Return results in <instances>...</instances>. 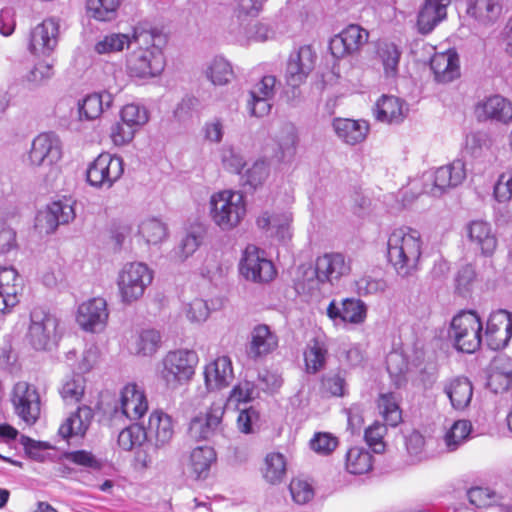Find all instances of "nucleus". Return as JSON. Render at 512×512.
I'll use <instances>...</instances> for the list:
<instances>
[{"label":"nucleus","instance_id":"34","mask_svg":"<svg viewBox=\"0 0 512 512\" xmlns=\"http://www.w3.org/2000/svg\"><path fill=\"white\" fill-rule=\"evenodd\" d=\"M112 102L110 93H93L87 95L81 102H79V116L80 119L94 120L98 118L104 111V106L109 108Z\"/></svg>","mask_w":512,"mask_h":512},{"label":"nucleus","instance_id":"19","mask_svg":"<svg viewBox=\"0 0 512 512\" xmlns=\"http://www.w3.org/2000/svg\"><path fill=\"white\" fill-rule=\"evenodd\" d=\"M152 450L148 442V430L143 423H130V452L133 453L132 466L136 472H143L150 467Z\"/></svg>","mask_w":512,"mask_h":512},{"label":"nucleus","instance_id":"23","mask_svg":"<svg viewBox=\"0 0 512 512\" xmlns=\"http://www.w3.org/2000/svg\"><path fill=\"white\" fill-rule=\"evenodd\" d=\"M107 317L106 301L103 298H93L78 307L76 321L85 331H94Z\"/></svg>","mask_w":512,"mask_h":512},{"label":"nucleus","instance_id":"13","mask_svg":"<svg viewBox=\"0 0 512 512\" xmlns=\"http://www.w3.org/2000/svg\"><path fill=\"white\" fill-rule=\"evenodd\" d=\"M240 272L247 279L254 282H268L276 274L273 263L260 255L255 246H248L240 263Z\"/></svg>","mask_w":512,"mask_h":512},{"label":"nucleus","instance_id":"39","mask_svg":"<svg viewBox=\"0 0 512 512\" xmlns=\"http://www.w3.org/2000/svg\"><path fill=\"white\" fill-rule=\"evenodd\" d=\"M375 114L382 122H398L403 117L402 102L394 96H382L376 103Z\"/></svg>","mask_w":512,"mask_h":512},{"label":"nucleus","instance_id":"32","mask_svg":"<svg viewBox=\"0 0 512 512\" xmlns=\"http://www.w3.org/2000/svg\"><path fill=\"white\" fill-rule=\"evenodd\" d=\"M501 12V0H468V15L481 24L494 23L501 15Z\"/></svg>","mask_w":512,"mask_h":512},{"label":"nucleus","instance_id":"14","mask_svg":"<svg viewBox=\"0 0 512 512\" xmlns=\"http://www.w3.org/2000/svg\"><path fill=\"white\" fill-rule=\"evenodd\" d=\"M369 33L356 24H351L331 38L329 49L334 58L354 54L368 41Z\"/></svg>","mask_w":512,"mask_h":512},{"label":"nucleus","instance_id":"10","mask_svg":"<svg viewBox=\"0 0 512 512\" xmlns=\"http://www.w3.org/2000/svg\"><path fill=\"white\" fill-rule=\"evenodd\" d=\"M11 402L15 414L27 425H34L40 417V395L37 388L25 381L17 382L12 391Z\"/></svg>","mask_w":512,"mask_h":512},{"label":"nucleus","instance_id":"28","mask_svg":"<svg viewBox=\"0 0 512 512\" xmlns=\"http://www.w3.org/2000/svg\"><path fill=\"white\" fill-rule=\"evenodd\" d=\"M205 381L209 389H222L233 380L232 363L228 356H220L205 367Z\"/></svg>","mask_w":512,"mask_h":512},{"label":"nucleus","instance_id":"63","mask_svg":"<svg viewBox=\"0 0 512 512\" xmlns=\"http://www.w3.org/2000/svg\"><path fill=\"white\" fill-rule=\"evenodd\" d=\"M259 396L257 386L250 381L244 380L236 385L231 391V398L238 402H249Z\"/></svg>","mask_w":512,"mask_h":512},{"label":"nucleus","instance_id":"11","mask_svg":"<svg viewBox=\"0 0 512 512\" xmlns=\"http://www.w3.org/2000/svg\"><path fill=\"white\" fill-rule=\"evenodd\" d=\"M512 338V313L505 309L493 311L486 322L484 339L491 350L505 348Z\"/></svg>","mask_w":512,"mask_h":512},{"label":"nucleus","instance_id":"16","mask_svg":"<svg viewBox=\"0 0 512 512\" xmlns=\"http://www.w3.org/2000/svg\"><path fill=\"white\" fill-rule=\"evenodd\" d=\"M279 81L274 75H264L250 90L251 99L248 102V108L252 115L263 117L267 115L271 108V101L275 96Z\"/></svg>","mask_w":512,"mask_h":512},{"label":"nucleus","instance_id":"24","mask_svg":"<svg viewBox=\"0 0 512 512\" xmlns=\"http://www.w3.org/2000/svg\"><path fill=\"white\" fill-rule=\"evenodd\" d=\"M278 346V337L265 324H259L251 331L247 353L250 358L258 359L274 351Z\"/></svg>","mask_w":512,"mask_h":512},{"label":"nucleus","instance_id":"29","mask_svg":"<svg viewBox=\"0 0 512 512\" xmlns=\"http://www.w3.org/2000/svg\"><path fill=\"white\" fill-rule=\"evenodd\" d=\"M94 418V412L89 406L83 405L72 413L60 426L58 434L69 439L73 436H84Z\"/></svg>","mask_w":512,"mask_h":512},{"label":"nucleus","instance_id":"2","mask_svg":"<svg viewBox=\"0 0 512 512\" xmlns=\"http://www.w3.org/2000/svg\"><path fill=\"white\" fill-rule=\"evenodd\" d=\"M388 260L401 277L412 276L419 270L422 240L419 231L410 227L395 229L388 238Z\"/></svg>","mask_w":512,"mask_h":512},{"label":"nucleus","instance_id":"43","mask_svg":"<svg viewBox=\"0 0 512 512\" xmlns=\"http://www.w3.org/2000/svg\"><path fill=\"white\" fill-rule=\"evenodd\" d=\"M377 405L380 414L386 424L395 427L402 420V411L399 407L397 397L393 393L380 394Z\"/></svg>","mask_w":512,"mask_h":512},{"label":"nucleus","instance_id":"18","mask_svg":"<svg viewBox=\"0 0 512 512\" xmlns=\"http://www.w3.org/2000/svg\"><path fill=\"white\" fill-rule=\"evenodd\" d=\"M59 22L55 18L43 20L31 30L29 50L33 54L50 55L58 44Z\"/></svg>","mask_w":512,"mask_h":512},{"label":"nucleus","instance_id":"47","mask_svg":"<svg viewBox=\"0 0 512 512\" xmlns=\"http://www.w3.org/2000/svg\"><path fill=\"white\" fill-rule=\"evenodd\" d=\"M206 76L214 85H225L233 78V70L226 59L215 57L206 69Z\"/></svg>","mask_w":512,"mask_h":512},{"label":"nucleus","instance_id":"60","mask_svg":"<svg viewBox=\"0 0 512 512\" xmlns=\"http://www.w3.org/2000/svg\"><path fill=\"white\" fill-rule=\"evenodd\" d=\"M267 176V165L261 161L255 162L250 168H248L242 176V179L245 185L256 188L263 183Z\"/></svg>","mask_w":512,"mask_h":512},{"label":"nucleus","instance_id":"17","mask_svg":"<svg viewBox=\"0 0 512 512\" xmlns=\"http://www.w3.org/2000/svg\"><path fill=\"white\" fill-rule=\"evenodd\" d=\"M478 121H496L502 124L512 122V103L501 95H491L480 100L475 106Z\"/></svg>","mask_w":512,"mask_h":512},{"label":"nucleus","instance_id":"42","mask_svg":"<svg viewBox=\"0 0 512 512\" xmlns=\"http://www.w3.org/2000/svg\"><path fill=\"white\" fill-rule=\"evenodd\" d=\"M120 0H87L86 8L90 17L108 22L117 17Z\"/></svg>","mask_w":512,"mask_h":512},{"label":"nucleus","instance_id":"49","mask_svg":"<svg viewBox=\"0 0 512 512\" xmlns=\"http://www.w3.org/2000/svg\"><path fill=\"white\" fill-rule=\"evenodd\" d=\"M405 446L409 456L414 461H421L427 457L425 437L417 430H412L404 436Z\"/></svg>","mask_w":512,"mask_h":512},{"label":"nucleus","instance_id":"31","mask_svg":"<svg viewBox=\"0 0 512 512\" xmlns=\"http://www.w3.org/2000/svg\"><path fill=\"white\" fill-rule=\"evenodd\" d=\"M444 393L454 409L464 410L471 402L473 386L468 378L456 377L444 385Z\"/></svg>","mask_w":512,"mask_h":512},{"label":"nucleus","instance_id":"52","mask_svg":"<svg viewBox=\"0 0 512 512\" xmlns=\"http://www.w3.org/2000/svg\"><path fill=\"white\" fill-rule=\"evenodd\" d=\"M387 432L386 425L375 422L365 430V441L367 445L372 448L375 453H383L385 450V443L383 437Z\"/></svg>","mask_w":512,"mask_h":512},{"label":"nucleus","instance_id":"9","mask_svg":"<svg viewBox=\"0 0 512 512\" xmlns=\"http://www.w3.org/2000/svg\"><path fill=\"white\" fill-rule=\"evenodd\" d=\"M124 172V161L119 156L101 153L86 171V180L90 186L110 188Z\"/></svg>","mask_w":512,"mask_h":512},{"label":"nucleus","instance_id":"48","mask_svg":"<svg viewBox=\"0 0 512 512\" xmlns=\"http://www.w3.org/2000/svg\"><path fill=\"white\" fill-rule=\"evenodd\" d=\"M286 474L285 458L280 453H271L266 456L264 478L271 484L279 483Z\"/></svg>","mask_w":512,"mask_h":512},{"label":"nucleus","instance_id":"1","mask_svg":"<svg viewBox=\"0 0 512 512\" xmlns=\"http://www.w3.org/2000/svg\"><path fill=\"white\" fill-rule=\"evenodd\" d=\"M167 36L148 21L137 23L130 35V77L159 76L165 67L163 48Z\"/></svg>","mask_w":512,"mask_h":512},{"label":"nucleus","instance_id":"45","mask_svg":"<svg viewBox=\"0 0 512 512\" xmlns=\"http://www.w3.org/2000/svg\"><path fill=\"white\" fill-rule=\"evenodd\" d=\"M127 393L128 384L122 387L119 400L113 399L111 402L99 404V408H102L104 414L108 416L111 425H117L118 421H124L125 418H128Z\"/></svg>","mask_w":512,"mask_h":512},{"label":"nucleus","instance_id":"36","mask_svg":"<svg viewBox=\"0 0 512 512\" xmlns=\"http://www.w3.org/2000/svg\"><path fill=\"white\" fill-rule=\"evenodd\" d=\"M162 337L158 330L147 328L140 330L133 341V353L149 356L155 354L161 347Z\"/></svg>","mask_w":512,"mask_h":512},{"label":"nucleus","instance_id":"26","mask_svg":"<svg viewBox=\"0 0 512 512\" xmlns=\"http://www.w3.org/2000/svg\"><path fill=\"white\" fill-rule=\"evenodd\" d=\"M332 127L337 137L348 145H356L365 140L369 125L364 120L335 118Z\"/></svg>","mask_w":512,"mask_h":512},{"label":"nucleus","instance_id":"51","mask_svg":"<svg viewBox=\"0 0 512 512\" xmlns=\"http://www.w3.org/2000/svg\"><path fill=\"white\" fill-rule=\"evenodd\" d=\"M204 238V232L201 228L189 231L182 239L176 254H179L181 261L191 256L200 246Z\"/></svg>","mask_w":512,"mask_h":512},{"label":"nucleus","instance_id":"20","mask_svg":"<svg viewBox=\"0 0 512 512\" xmlns=\"http://www.w3.org/2000/svg\"><path fill=\"white\" fill-rule=\"evenodd\" d=\"M224 415V407L220 403H213L204 415L191 419L188 433L194 440H207L219 429Z\"/></svg>","mask_w":512,"mask_h":512},{"label":"nucleus","instance_id":"38","mask_svg":"<svg viewBox=\"0 0 512 512\" xmlns=\"http://www.w3.org/2000/svg\"><path fill=\"white\" fill-rule=\"evenodd\" d=\"M372 459V455L365 448H350L346 454V469L354 475L367 473L372 469Z\"/></svg>","mask_w":512,"mask_h":512},{"label":"nucleus","instance_id":"61","mask_svg":"<svg viewBox=\"0 0 512 512\" xmlns=\"http://www.w3.org/2000/svg\"><path fill=\"white\" fill-rule=\"evenodd\" d=\"M338 445V440L329 433H317L310 441V447L313 451L328 455Z\"/></svg>","mask_w":512,"mask_h":512},{"label":"nucleus","instance_id":"62","mask_svg":"<svg viewBox=\"0 0 512 512\" xmlns=\"http://www.w3.org/2000/svg\"><path fill=\"white\" fill-rule=\"evenodd\" d=\"M476 278V271L472 264H466L458 271L455 282H456V290L461 295H465L472 283Z\"/></svg>","mask_w":512,"mask_h":512},{"label":"nucleus","instance_id":"21","mask_svg":"<svg viewBox=\"0 0 512 512\" xmlns=\"http://www.w3.org/2000/svg\"><path fill=\"white\" fill-rule=\"evenodd\" d=\"M327 315L330 319L352 324H361L365 321L367 307L363 301L355 298H346L338 306L333 300L327 307Z\"/></svg>","mask_w":512,"mask_h":512},{"label":"nucleus","instance_id":"4","mask_svg":"<svg viewBox=\"0 0 512 512\" xmlns=\"http://www.w3.org/2000/svg\"><path fill=\"white\" fill-rule=\"evenodd\" d=\"M483 324L474 311H463L453 317L448 337L454 347L464 353H474L479 349L483 336Z\"/></svg>","mask_w":512,"mask_h":512},{"label":"nucleus","instance_id":"27","mask_svg":"<svg viewBox=\"0 0 512 512\" xmlns=\"http://www.w3.org/2000/svg\"><path fill=\"white\" fill-rule=\"evenodd\" d=\"M452 0H425L421 8L417 24L423 34L430 33L435 26L447 16V7Z\"/></svg>","mask_w":512,"mask_h":512},{"label":"nucleus","instance_id":"58","mask_svg":"<svg viewBox=\"0 0 512 512\" xmlns=\"http://www.w3.org/2000/svg\"><path fill=\"white\" fill-rule=\"evenodd\" d=\"M126 42L128 43V35L111 34L106 36L102 41H99L95 46V50L99 54L118 52L123 50Z\"/></svg>","mask_w":512,"mask_h":512},{"label":"nucleus","instance_id":"15","mask_svg":"<svg viewBox=\"0 0 512 512\" xmlns=\"http://www.w3.org/2000/svg\"><path fill=\"white\" fill-rule=\"evenodd\" d=\"M61 156L59 138L54 133H41L32 141L28 159L32 166H51Z\"/></svg>","mask_w":512,"mask_h":512},{"label":"nucleus","instance_id":"22","mask_svg":"<svg viewBox=\"0 0 512 512\" xmlns=\"http://www.w3.org/2000/svg\"><path fill=\"white\" fill-rule=\"evenodd\" d=\"M469 241L474 244L485 257L494 254L497 248V237L492 230L491 225L483 220L471 221L466 226Z\"/></svg>","mask_w":512,"mask_h":512},{"label":"nucleus","instance_id":"6","mask_svg":"<svg viewBox=\"0 0 512 512\" xmlns=\"http://www.w3.org/2000/svg\"><path fill=\"white\" fill-rule=\"evenodd\" d=\"M59 320L55 314L43 307H35L30 312V325L26 338L37 351L51 350L58 342L57 327Z\"/></svg>","mask_w":512,"mask_h":512},{"label":"nucleus","instance_id":"41","mask_svg":"<svg viewBox=\"0 0 512 512\" xmlns=\"http://www.w3.org/2000/svg\"><path fill=\"white\" fill-rule=\"evenodd\" d=\"M328 355V350L324 342L313 339L304 353L305 366L308 373L315 374L321 370Z\"/></svg>","mask_w":512,"mask_h":512},{"label":"nucleus","instance_id":"40","mask_svg":"<svg viewBox=\"0 0 512 512\" xmlns=\"http://www.w3.org/2000/svg\"><path fill=\"white\" fill-rule=\"evenodd\" d=\"M138 233L145 239L147 244L156 245L166 239L168 229L166 224L159 218L149 217L140 222Z\"/></svg>","mask_w":512,"mask_h":512},{"label":"nucleus","instance_id":"64","mask_svg":"<svg viewBox=\"0 0 512 512\" xmlns=\"http://www.w3.org/2000/svg\"><path fill=\"white\" fill-rule=\"evenodd\" d=\"M67 459L72 461L73 463L83 466L86 468H90L93 470H100L102 468V463L98 460L91 452L86 450H77L67 454Z\"/></svg>","mask_w":512,"mask_h":512},{"label":"nucleus","instance_id":"35","mask_svg":"<svg viewBox=\"0 0 512 512\" xmlns=\"http://www.w3.org/2000/svg\"><path fill=\"white\" fill-rule=\"evenodd\" d=\"M148 430L154 433L157 445H165L174 434L172 418L161 410H155L149 416Z\"/></svg>","mask_w":512,"mask_h":512},{"label":"nucleus","instance_id":"54","mask_svg":"<svg viewBox=\"0 0 512 512\" xmlns=\"http://www.w3.org/2000/svg\"><path fill=\"white\" fill-rule=\"evenodd\" d=\"M321 384L323 391L331 396L345 395L346 381L340 371L324 375Z\"/></svg>","mask_w":512,"mask_h":512},{"label":"nucleus","instance_id":"37","mask_svg":"<svg viewBox=\"0 0 512 512\" xmlns=\"http://www.w3.org/2000/svg\"><path fill=\"white\" fill-rule=\"evenodd\" d=\"M216 454L210 446H198L194 448L190 455V466L197 479L206 478L210 466L215 461Z\"/></svg>","mask_w":512,"mask_h":512},{"label":"nucleus","instance_id":"30","mask_svg":"<svg viewBox=\"0 0 512 512\" xmlns=\"http://www.w3.org/2000/svg\"><path fill=\"white\" fill-rule=\"evenodd\" d=\"M44 218L48 233H53L59 225L68 224L75 218L72 200L63 198L53 201L48 205Z\"/></svg>","mask_w":512,"mask_h":512},{"label":"nucleus","instance_id":"8","mask_svg":"<svg viewBox=\"0 0 512 512\" xmlns=\"http://www.w3.org/2000/svg\"><path fill=\"white\" fill-rule=\"evenodd\" d=\"M197 363L198 356L193 350L170 351L163 359L162 377L167 384L185 383L194 375Z\"/></svg>","mask_w":512,"mask_h":512},{"label":"nucleus","instance_id":"55","mask_svg":"<svg viewBox=\"0 0 512 512\" xmlns=\"http://www.w3.org/2000/svg\"><path fill=\"white\" fill-rule=\"evenodd\" d=\"M467 149L475 157L481 156L485 150L492 146V139L486 132H474L466 138Z\"/></svg>","mask_w":512,"mask_h":512},{"label":"nucleus","instance_id":"12","mask_svg":"<svg viewBox=\"0 0 512 512\" xmlns=\"http://www.w3.org/2000/svg\"><path fill=\"white\" fill-rule=\"evenodd\" d=\"M427 177L432 183L427 192L433 196H441L448 189L459 186L465 180V163L460 159L454 160L452 163L429 173Z\"/></svg>","mask_w":512,"mask_h":512},{"label":"nucleus","instance_id":"59","mask_svg":"<svg viewBox=\"0 0 512 512\" xmlns=\"http://www.w3.org/2000/svg\"><path fill=\"white\" fill-rule=\"evenodd\" d=\"M19 275L17 270L12 266H0V290L4 291L8 297L15 296L17 281ZM15 297H12L14 300Z\"/></svg>","mask_w":512,"mask_h":512},{"label":"nucleus","instance_id":"5","mask_svg":"<svg viewBox=\"0 0 512 512\" xmlns=\"http://www.w3.org/2000/svg\"><path fill=\"white\" fill-rule=\"evenodd\" d=\"M350 262L341 253H325L318 256L314 267L304 272V281H307L309 290L319 289V285L338 282L343 276L350 273Z\"/></svg>","mask_w":512,"mask_h":512},{"label":"nucleus","instance_id":"56","mask_svg":"<svg viewBox=\"0 0 512 512\" xmlns=\"http://www.w3.org/2000/svg\"><path fill=\"white\" fill-rule=\"evenodd\" d=\"M470 504L476 508L488 507L496 503L497 495L489 488L473 487L467 492Z\"/></svg>","mask_w":512,"mask_h":512},{"label":"nucleus","instance_id":"25","mask_svg":"<svg viewBox=\"0 0 512 512\" xmlns=\"http://www.w3.org/2000/svg\"><path fill=\"white\" fill-rule=\"evenodd\" d=\"M434 79L439 83H449L460 76L459 57L455 51L436 54L430 61Z\"/></svg>","mask_w":512,"mask_h":512},{"label":"nucleus","instance_id":"33","mask_svg":"<svg viewBox=\"0 0 512 512\" xmlns=\"http://www.w3.org/2000/svg\"><path fill=\"white\" fill-rule=\"evenodd\" d=\"M154 272L146 263H130V300H137L144 295L146 288L151 285Z\"/></svg>","mask_w":512,"mask_h":512},{"label":"nucleus","instance_id":"44","mask_svg":"<svg viewBox=\"0 0 512 512\" xmlns=\"http://www.w3.org/2000/svg\"><path fill=\"white\" fill-rule=\"evenodd\" d=\"M378 57L383 65L386 77L395 78L401 58V51L393 43H382L377 50Z\"/></svg>","mask_w":512,"mask_h":512},{"label":"nucleus","instance_id":"7","mask_svg":"<svg viewBox=\"0 0 512 512\" xmlns=\"http://www.w3.org/2000/svg\"><path fill=\"white\" fill-rule=\"evenodd\" d=\"M316 59L317 55L309 45L301 46L290 53L285 69V80L292 88L293 100L299 97L298 88L313 71Z\"/></svg>","mask_w":512,"mask_h":512},{"label":"nucleus","instance_id":"3","mask_svg":"<svg viewBox=\"0 0 512 512\" xmlns=\"http://www.w3.org/2000/svg\"><path fill=\"white\" fill-rule=\"evenodd\" d=\"M245 215L246 205L242 193L224 190L211 196L210 216L223 231L238 226Z\"/></svg>","mask_w":512,"mask_h":512},{"label":"nucleus","instance_id":"46","mask_svg":"<svg viewBox=\"0 0 512 512\" xmlns=\"http://www.w3.org/2000/svg\"><path fill=\"white\" fill-rule=\"evenodd\" d=\"M472 426L467 420H458L444 436V443L449 452L457 450L469 437Z\"/></svg>","mask_w":512,"mask_h":512},{"label":"nucleus","instance_id":"50","mask_svg":"<svg viewBox=\"0 0 512 512\" xmlns=\"http://www.w3.org/2000/svg\"><path fill=\"white\" fill-rule=\"evenodd\" d=\"M19 443L23 446L26 456L37 462H44L45 451L52 447L48 442L37 441L26 435L20 436Z\"/></svg>","mask_w":512,"mask_h":512},{"label":"nucleus","instance_id":"53","mask_svg":"<svg viewBox=\"0 0 512 512\" xmlns=\"http://www.w3.org/2000/svg\"><path fill=\"white\" fill-rule=\"evenodd\" d=\"M292 499L300 505H304L311 501L314 497V489L306 480L296 478L292 479L289 485Z\"/></svg>","mask_w":512,"mask_h":512},{"label":"nucleus","instance_id":"57","mask_svg":"<svg viewBox=\"0 0 512 512\" xmlns=\"http://www.w3.org/2000/svg\"><path fill=\"white\" fill-rule=\"evenodd\" d=\"M130 404H133V414L135 419L142 418L149 408L145 392L139 389L135 383H130Z\"/></svg>","mask_w":512,"mask_h":512}]
</instances>
